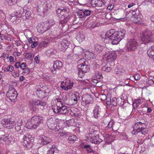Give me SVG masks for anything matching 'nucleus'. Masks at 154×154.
<instances>
[{
  "label": "nucleus",
  "mask_w": 154,
  "mask_h": 154,
  "mask_svg": "<svg viewBox=\"0 0 154 154\" xmlns=\"http://www.w3.org/2000/svg\"><path fill=\"white\" fill-rule=\"evenodd\" d=\"M69 11L68 8H64L63 9L58 8L56 11L57 14L58 15L60 14L59 15L60 21L58 26L64 32L68 30V26L66 23L67 20L70 18Z\"/></svg>",
  "instance_id": "f257e3e1"
},
{
  "label": "nucleus",
  "mask_w": 154,
  "mask_h": 154,
  "mask_svg": "<svg viewBox=\"0 0 154 154\" xmlns=\"http://www.w3.org/2000/svg\"><path fill=\"white\" fill-rule=\"evenodd\" d=\"M125 32L124 29L116 32L114 29H111L107 32L103 38L111 41L113 45H117L124 38Z\"/></svg>",
  "instance_id": "f03ea898"
},
{
  "label": "nucleus",
  "mask_w": 154,
  "mask_h": 154,
  "mask_svg": "<svg viewBox=\"0 0 154 154\" xmlns=\"http://www.w3.org/2000/svg\"><path fill=\"white\" fill-rule=\"evenodd\" d=\"M98 129L97 126L94 125L89 128V136L87 137L88 141L95 144L99 143L102 142V140L99 138L98 134L96 133Z\"/></svg>",
  "instance_id": "7ed1b4c3"
},
{
  "label": "nucleus",
  "mask_w": 154,
  "mask_h": 154,
  "mask_svg": "<svg viewBox=\"0 0 154 154\" xmlns=\"http://www.w3.org/2000/svg\"><path fill=\"white\" fill-rule=\"evenodd\" d=\"M43 118L40 116H35L29 119L25 125L26 127L28 129H35L42 123Z\"/></svg>",
  "instance_id": "20e7f679"
},
{
  "label": "nucleus",
  "mask_w": 154,
  "mask_h": 154,
  "mask_svg": "<svg viewBox=\"0 0 154 154\" xmlns=\"http://www.w3.org/2000/svg\"><path fill=\"white\" fill-rule=\"evenodd\" d=\"M148 132V130L146 128V124L141 122H138L134 124L133 130L131 133L134 135H135L139 132H141L142 134L145 135Z\"/></svg>",
  "instance_id": "39448f33"
},
{
  "label": "nucleus",
  "mask_w": 154,
  "mask_h": 154,
  "mask_svg": "<svg viewBox=\"0 0 154 154\" xmlns=\"http://www.w3.org/2000/svg\"><path fill=\"white\" fill-rule=\"evenodd\" d=\"M45 105V103L44 102L36 100H32L30 101L29 104L30 109L33 112L37 111L36 106H40V109H43Z\"/></svg>",
  "instance_id": "423d86ee"
},
{
  "label": "nucleus",
  "mask_w": 154,
  "mask_h": 154,
  "mask_svg": "<svg viewBox=\"0 0 154 154\" xmlns=\"http://www.w3.org/2000/svg\"><path fill=\"white\" fill-rule=\"evenodd\" d=\"M34 140V137L31 135L27 134L23 136L21 143L24 147L29 149L32 147Z\"/></svg>",
  "instance_id": "0eeeda50"
},
{
  "label": "nucleus",
  "mask_w": 154,
  "mask_h": 154,
  "mask_svg": "<svg viewBox=\"0 0 154 154\" xmlns=\"http://www.w3.org/2000/svg\"><path fill=\"white\" fill-rule=\"evenodd\" d=\"M103 55V60L112 63L116 58V54L114 51H107Z\"/></svg>",
  "instance_id": "6e6552de"
},
{
  "label": "nucleus",
  "mask_w": 154,
  "mask_h": 154,
  "mask_svg": "<svg viewBox=\"0 0 154 154\" xmlns=\"http://www.w3.org/2000/svg\"><path fill=\"white\" fill-rule=\"evenodd\" d=\"M52 109L54 113L58 114H65L69 112L66 107L62 105L60 106L57 104L54 105L52 106Z\"/></svg>",
  "instance_id": "1a4fd4ad"
},
{
  "label": "nucleus",
  "mask_w": 154,
  "mask_h": 154,
  "mask_svg": "<svg viewBox=\"0 0 154 154\" xmlns=\"http://www.w3.org/2000/svg\"><path fill=\"white\" fill-rule=\"evenodd\" d=\"M17 95V93L14 88L12 85L10 86L8 91L6 94L7 97L11 101H14L16 99Z\"/></svg>",
  "instance_id": "9d476101"
},
{
  "label": "nucleus",
  "mask_w": 154,
  "mask_h": 154,
  "mask_svg": "<svg viewBox=\"0 0 154 154\" xmlns=\"http://www.w3.org/2000/svg\"><path fill=\"white\" fill-rule=\"evenodd\" d=\"M154 38V32L147 31L144 32L141 36V39L145 43L150 42L151 39Z\"/></svg>",
  "instance_id": "9b49d317"
},
{
  "label": "nucleus",
  "mask_w": 154,
  "mask_h": 154,
  "mask_svg": "<svg viewBox=\"0 0 154 154\" xmlns=\"http://www.w3.org/2000/svg\"><path fill=\"white\" fill-rule=\"evenodd\" d=\"M82 104L84 106H88L89 104L93 103L94 101L91 96L86 94L82 95Z\"/></svg>",
  "instance_id": "f8f14e48"
},
{
  "label": "nucleus",
  "mask_w": 154,
  "mask_h": 154,
  "mask_svg": "<svg viewBox=\"0 0 154 154\" xmlns=\"http://www.w3.org/2000/svg\"><path fill=\"white\" fill-rule=\"evenodd\" d=\"M1 124L3 127L8 129H11L13 128L15 122L13 119H5L2 120Z\"/></svg>",
  "instance_id": "ddd939ff"
},
{
  "label": "nucleus",
  "mask_w": 154,
  "mask_h": 154,
  "mask_svg": "<svg viewBox=\"0 0 154 154\" xmlns=\"http://www.w3.org/2000/svg\"><path fill=\"white\" fill-rule=\"evenodd\" d=\"M74 82L72 80L67 79L62 82L61 83V87L64 91H67L72 88Z\"/></svg>",
  "instance_id": "4468645a"
},
{
  "label": "nucleus",
  "mask_w": 154,
  "mask_h": 154,
  "mask_svg": "<svg viewBox=\"0 0 154 154\" xmlns=\"http://www.w3.org/2000/svg\"><path fill=\"white\" fill-rule=\"evenodd\" d=\"M132 14L134 17L133 20L134 22L136 23H139L141 21L142 17L139 10L136 9L133 11Z\"/></svg>",
  "instance_id": "2eb2a0df"
},
{
  "label": "nucleus",
  "mask_w": 154,
  "mask_h": 154,
  "mask_svg": "<svg viewBox=\"0 0 154 154\" xmlns=\"http://www.w3.org/2000/svg\"><path fill=\"white\" fill-rule=\"evenodd\" d=\"M138 45V43L135 39H131L128 42L126 47L128 51L134 50Z\"/></svg>",
  "instance_id": "dca6fc26"
},
{
  "label": "nucleus",
  "mask_w": 154,
  "mask_h": 154,
  "mask_svg": "<svg viewBox=\"0 0 154 154\" xmlns=\"http://www.w3.org/2000/svg\"><path fill=\"white\" fill-rule=\"evenodd\" d=\"M48 23H42L39 24L37 26L38 32L40 33H43L49 28V27L48 26Z\"/></svg>",
  "instance_id": "f3484780"
},
{
  "label": "nucleus",
  "mask_w": 154,
  "mask_h": 154,
  "mask_svg": "<svg viewBox=\"0 0 154 154\" xmlns=\"http://www.w3.org/2000/svg\"><path fill=\"white\" fill-rule=\"evenodd\" d=\"M69 45V42L66 39H63L59 46V48L60 51H64L67 48Z\"/></svg>",
  "instance_id": "a211bd4d"
},
{
  "label": "nucleus",
  "mask_w": 154,
  "mask_h": 154,
  "mask_svg": "<svg viewBox=\"0 0 154 154\" xmlns=\"http://www.w3.org/2000/svg\"><path fill=\"white\" fill-rule=\"evenodd\" d=\"M117 99L116 98H113L112 99L111 98V96L110 95H107L106 97V102L108 105H110L111 104L116 106L117 105Z\"/></svg>",
  "instance_id": "6ab92c4d"
},
{
  "label": "nucleus",
  "mask_w": 154,
  "mask_h": 154,
  "mask_svg": "<svg viewBox=\"0 0 154 154\" xmlns=\"http://www.w3.org/2000/svg\"><path fill=\"white\" fill-rule=\"evenodd\" d=\"M51 141V139L49 137L42 135L40 137L39 142L41 145H43L49 143Z\"/></svg>",
  "instance_id": "aec40b11"
},
{
  "label": "nucleus",
  "mask_w": 154,
  "mask_h": 154,
  "mask_svg": "<svg viewBox=\"0 0 154 154\" xmlns=\"http://www.w3.org/2000/svg\"><path fill=\"white\" fill-rule=\"evenodd\" d=\"M106 0H91V3L92 5L97 6H103L106 2Z\"/></svg>",
  "instance_id": "412c9836"
},
{
  "label": "nucleus",
  "mask_w": 154,
  "mask_h": 154,
  "mask_svg": "<svg viewBox=\"0 0 154 154\" xmlns=\"http://www.w3.org/2000/svg\"><path fill=\"white\" fill-rule=\"evenodd\" d=\"M145 102V100L143 98H139L134 100L132 104L133 108L134 109H136L140 105Z\"/></svg>",
  "instance_id": "4be33fe9"
},
{
  "label": "nucleus",
  "mask_w": 154,
  "mask_h": 154,
  "mask_svg": "<svg viewBox=\"0 0 154 154\" xmlns=\"http://www.w3.org/2000/svg\"><path fill=\"white\" fill-rule=\"evenodd\" d=\"M101 112V109L99 106L96 105L93 110V116L95 118H97L100 116V113Z\"/></svg>",
  "instance_id": "5701e85b"
},
{
  "label": "nucleus",
  "mask_w": 154,
  "mask_h": 154,
  "mask_svg": "<svg viewBox=\"0 0 154 154\" xmlns=\"http://www.w3.org/2000/svg\"><path fill=\"white\" fill-rule=\"evenodd\" d=\"M9 139V136L8 134L1 135L0 136V143L3 144H5L6 142L10 140Z\"/></svg>",
  "instance_id": "b1692460"
},
{
  "label": "nucleus",
  "mask_w": 154,
  "mask_h": 154,
  "mask_svg": "<svg viewBox=\"0 0 154 154\" xmlns=\"http://www.w3.org/2000/svg\"><path fill=\"white\" fill-rule=\"evenodd\" d=\"M73 51L75 55L79 56L82 55V53L83 54L82 52L83 51V50L80 47L76 46L73 48Z\"/></svg>",
  "instance_id": "393cba45"
},
{
  "label": "nucleus",
  "mask_w": 154,
  "mask_h": 154,
  "mask_svg": "<svg viewBox=\"0 0 154 154\" xmlns=\"http://www.w3.org/2000/svg\"><path fill=\"white\" fill-rule=\"evenodd\" d=\"M79 69H81L84 72L86 73L88 72L89 70V67L86 64H79L78 65Z\"/></svg>",
  "instance_id": "a878e982"
},
{
  "label": "nucleus",
  "mask_w": 154,
  "mask_h": 154,
  "mask_svg": "<svg viewBox=\"0 0 154 154\" xmlns=\"http://www.w3.org/2000/svg\"><path fill=\"white\" fill-rule=\"evenodd\" d=\"M147 54L149 57L152 58L154 61V46H152L148 49Z\"/></svg>",
  "instance_id": "bb28decb"
},
{
  "label": "nucleus",
  "mask_w": 154,
  "mask_h": 154,
  "mask_svg": "<svg viewBox=\"0 0 154 154\" xmlns=\"http://www.w3.org/2000/svg\"><path fill=\"white\" fill-rule=\"evenodd\" d=\"M76 39L79 42H81L85 40V35L83 33H80L77 34Z\"/></svg>",
  "instance_id": "cd10ccee"
},
{
  "label": "nucleus",
  "mask_w": 154,
  "mask_h": 154,
  "mask_svg": "<svg viewBox=\"0 0 154 154\" xmlns=\"http://www.w3.org/2000/svg\"><path fill=\"white\" fill-rule=\"evenodd\" d=\"M31 15V12L29 11L25 10L22 12L21 16L24 17L26 19H28L30 18Z\"/></svg>",
  "instance_id": "c85d7f7f"
},
{
  "label": "nucleus",
  "mask_w": 154,
  "mask_h": 154,
  "mask_svg": "<svg viewBox=\"0 0 154 154\" xmlns=\"http://www.w3.org/2000/svg\"><path fill=\"white\" fill-rule=\"evenodd\" d=\"M124 70L122 68H116L114 70V72L118 76H120L124 73Z\"/></svg>",
  "instance_id": "c756f323"
},
{
  "label": "nucleus",
  "mask_w": 154,
  "mask_h": 154,
  "mask_svg": "<svg viewBox=\"0 0 154 154\" xmlns=\"http://www.w3.org/2000/svg\"><path fill=\"white\" fill-rule=\"evenodd\" d=\"M68 139L69 143H73L78 140V138L75 135H72L69 136Z\"/></svg>",
  "instance_id": "7c9ffc66"
},
{
  "label": "nucleus",
  "mask_w": 154,
  "mask_h": 154,
  "mask_svg": "<svg viewBox=\"0 0 154 154\" xmlns=\"http://www.w3.org/2000/svg\"><path fill=\"white\" fill-rule=\"evenodd\" d=\"M51 7V4L49 3L48 5H46L44 8L43 12L44 15L46 14L48 12V10Z\"/></svg>",
  "instance_id": "2f4dec72"
},
{
  "label": "nucleus",
  "mask_w": 154,
  "mask_h": 154,
  "mask_svg": "<svg viewBox=\"0 0 154 154\" xmlns=\"http://www.w3.org/2000/svg\"><path fill=\"white\" fill-rule=\"evenodd\" d=\"M53 64L57 68V69H59L61 68L62 66V63L59 60H56L54 62Z\"/></svg>",
  "instance_id": "473e14b6"
},
{
  "label": "nucleus",
  "mask_w": 154,
  "mask_h": 154,
  "mask_svg": "<svg viewBox=\"0 0 154 154\" xmlns=\"http://www.w3.org/2000/svg\"><path fill=\"white\" fill-rule=\"evenodd\" d=\"M47 123L48 127L49 128L52 129V128L53 127L54 125V122L53 121V119L51 118L48 120L47 121Z\"/></svg>",
  "instance_id": "72a5a7b5"
},
{
  "label": "nucleus",
  "mask_w": 154,
  "mask_h": 154,
  "mask_svg": "<svg viewBox=\"0 0 154 154\" xmlns=\"http://www.w3.org/2000/svg\"><path fill=\"white\" fill-rule=\"evenodd\" d=\"M109 120V121L108 122H107V123H108H108L107 126L108 127V128H112L113 125V121H112V120L110 119V118L109 117H106L105 120Z\"/></svg>",
  "instance_id": "f704fd0d"
},
{
  "label": "nucleus",
  "mask_w": 154,
  "mask_h": 154,
  "mask_svg": "<svg viewBox=\"0 0 154 154\" xmlns=\"http://www.w3.org/2000/svg\"><path fill=\"white\" fill-rule=\"evenodd\" d=\"M85 55L86 57L87 56L88 57H89L91 59H94L95 57L93 53L89 51H86L85 53Z\"/></svg>",
  "instance_id": "c9c22d12"
},
{
  "label": "nucleus",
  "mask_w": 154,
  "mask_h": 154,
  "mask_svg": "<svg viewBox=\"0 0 154 154\" xmlns=\"http://www.w3.org/2000/svg\"><path fill=\"white\" fill-rule=\"evenodd\" d=\"M34 56V55L31 53H27L25 55V57L26 59L30 60L32 59Z\"/></svg>",
  "instance_id": "e433bc0d"
},
{
  "label": "nucleus",
  "mask_w": 154,
  "mask_h": 154,
  "mask_svg": "<svg viewBox=\"0 0 154 154\" xmlns=\"http://www.w3.org/2000/svg\"><path fill=\"white\" fill-rule=\"evenodd\" d=\"M111 69L112 67H111L107 66H104L102 68V69L103 71L106 72H109Z\"/></svg>",
  "instance_id": "4c0bfd02"
},
{
  "label": "nucleus",
  "mask_w": 154,
  "mask_h": 154,
  "mask_svg": "<svg viewBox=\"0 0 154 154\" xmlns=\"http://www.w3.org/2000/svg\"><path fill=\"white\" fill-rule=\"evenodd\" d=\"M78 16L79 18H82L85 17L83 10H80L77 13Z\"/></svg>",
  "instance_id": "58836bf2"
},
{
  "label": "nucleus",
  "mask_w": 154,
  "mask_h": 154,
  "mask_svg": "<svg viewBox=\"0 0 154 154\" xmlns=\"http://www.w3.org/2000/svg\"><path fill=\"white\" fill-rule=\"evenodd\" d=\"M95 48L97 51H100L102 50L103 47L100 45L97 44L95 45Z\"/></svg>",
  "instance_id": "ea45409f"
},
{
  "label": "nucleus",
  "mask_w": 154,
  "mask_h": 154,
  "mask_svg": "<svg viewBox=\"0 0 154 154\" xmlns=\"http://www.w3.org/2000/svg\"><path fill=\"white\" fill-rule=\"evenodd\" d=\"M8 4L9 5L11 6L15 3L17 1L19 2V0H7Z\"/></svg>",
  "instance_id": "a19ab883"
},
{
  "label": "nucleus",
  "mask_w": 154,
  "mask_h": 154,
  "mask_svg": "<svg viewBox=\"0 0 154 154\" xmlns=\"http://www.w3.org/2000/svg\"><path fill=\"white\" fill-rule=\"evenodd\" d=\"M57 69L54 64L50 68V70L51 72L53 74H55L56 73Z\"/></svg>",
  "instance_id": "79ce46f5"
},
{
  "label": "nucleus",
  "mask_w": 154,
  "mask_h": 154,
  "mask_svg": "<svg viewBox=\"0 0 154 154\" xmlns=\"http://www.w3.org/2000/svg\"><path fill=\"white\" fill-rule=\"evenodd\" d=\"M68 96L72 100L75 98L78 95H76L75 94H74L72 93H70L69 94Z\"/></svg>",
  "instance_id": "37998d69"
},
{
  "label": "nucleus",
  "mask_w": 154,
  "mask_h": 154,
  "mask_svg": "<svg viewBox=\"0 0 154 154\" xmlns=\"http://www.w3.org/2000/svg\"><path fill=\"white\" fill-rule=\"evenodd\" d=\"M83 11L85 17L88 16L90 15L91 12V10L88 9L83 10Z\"/></svg>",
  "instance_id": "c03bdc74"
},
{
  "label": "nucleus",
  "mask_w": 154,
  "mask_h": 154,
  "mask_svg": "<svg viewBox=\"0 0 154 154\" xmlns=\"http://www.w3.org/2000/svg\"><path fill=\"white\" fill-rule=\"evenodd\" d=\"M84 149L86 150L88 152H92L93 151L91 147L89 145H87Z\"/></svg>",
  "instance_id": "a18cd8bd"
},
{
  "label": "nucleus",
  "mask_w": 154,
  "mask_h": 154,
  "mask_svg": "<svg viewBox=\"0 0 154 154\" xmlns=\"http://www.w3.org/2000/svg\"><path fill=\"white\" fill-rule=\"evenodd\" d=\"M22 70V71H21L23 74L24 75L27 74L30 72L29 69L27 68H25L24 69Z\"/></svg>",
  "instance_id": "49530a36"
},
{
  "label": "nucleus",
  "mask_w": 154,
  "mask_h": 154,
  "mask_svg": "<svg viewBox=\"0 0 154 154\" xmlns=\"http://www.w3.org/2000/svg\"><path fill=\"white\" fill-rule=\"evenodd\" d=\"M38 96L39 97H42V94H45V93H46L47 92H45V91H44L43 92L41 91H37L36 92Z\"/></svg>",
  "instance_id": "de8ad7c7"
},
{
  "label": "nucleus",
  "mask_w": 154,
  "mask_h": 154,
  "mask_svg": "<svg viewBox=\"0 0 154 154\" xmlns=\"http://www.w3.org/2000/svg\"><path fill=\"white\" fill-rule=\"evenodd\" d=\"M48 42L45 41L42 42L40 44L41 47H45L47 46Z\"/></svg>",
  "instance_id": "09e8293b"
},
{
  "label": "nucleus",
  "mask_w": 154,
  "mask_h": 154,
  "mask_svg": "<svg viewBox=\"0 0 154 154\" xmlns=\"http://www.w3.org/2000/svg\"><path fill=\"white\" fill-rule=\"evenodd\" d=\"M55 150H56V149H55L52 147L48 151L47 154H54Z\"/></svg>",
  "instance_id": "8fccbe9b"
},
{
  "label": "nucleus",
  "mask_w": 154,
  "mask_h": 154,
  "mask_svg": "<svg viewBox=\"0 0 154 154\" xmlns=\"http://www.w3.org/2000/svg\"><path fill=\"white\" fill-rule=\"evenodd\" d=\"M85 73H86V72H83L81 70V69H79L78 76L80 78H82L84 75Z\"/></svg>",
  "instance_id": "3c124183"
},
{
  "label": "nucleus",
  "mask_w": 154,
  "mask_h": 154,
  "mask_svg": "<svg viewBox=\"0 0 154 154\" xmlns=\"http://www.w3.org/2000/svg\"><path fill=\"white\" fill-rule=\"evenodd\" d=\"M78 63H79V64H86L85 60L84 58H82V59H80L78 60Z\"/></svg>",
  "instance_id": "603ef678"
},
{
  "label": "nucleus",
  "mask_w": 154,
  "mask_h": 154,
  "mask_svg": "<svg viewBox=\"0 0 154 154\" xmlns=\"http://www.w3.org/2000/svg\"><path fill=\"white\" fill-rule=\"evenodd\" d=\"M6 69L8 72H11L14 70V67L11 65L9 66L6 68Z\"/></svg>",
  "instance_id": "864d4df0"
},
{
  "label": "nucleus",
  "mask_w": 154,
  "mask_h": 154,
  "mask_svg": "<svg viewBox=\"0 0 154 154\" xmlns=\"http://www.w3.org/2000/svg\"><path fill=\"white\" fill-rule=\"evenodd\" d=\"M34 60L37 64L39 63L40 57L39 55L36 56L34 58Z\"/></svg>",
  "instance_id": "5fc2aeb1"
},
{
  "label": "nucleus",
  "mask_w": 154,
  "mask_h": 154,
  "mask_svg": "<svg viewBox=\"0 0 154 154\" xmlns=\"http://www.w3.org/2000/svg\"><path fill=\"white\" fill-rule=\"evenodd\" d=\"M133 77L136 80H139L140 79V75L139 74L137 73L133 76Z\"/></svg>",
  "instance_id": "6e6d98bb"
},
{
  "label": "nucleus",
  "mask_w": 154,
  "mask_h": 154,
  "mask_svg": "<svg viewBox=\"0 0 154 154\" xmlns=\"http://www.w3.org/2000/svg\"><path fill=\"white\" fill-rule=\"evenodd\" d=\"M26 37L27 38V39L28 40L29 42L30 43L32 44L33 43V42H34L35 41V39L33 38L27 37V36H26Z\"/></svg>",
  "instance_id": "4d7b16f0"
},
{
  "label": "nucleus",
  "mask_w": 154,
  "mask_h": 154,
  "mask_svg": "<svg viewBox=\"0 0 154 154\" xmlns=\"http://www.w3.org/2000/svg\"><path fill=\"white\" fill-rule=\"evenodd\" d=\"M26 64L25 63H23L20 65V68L22 69H24L25 68H26Z\"/></svg>",
  "instance_id": "13d9d810"
},
{
  "label": "nucleus",
  "mask_w": 154,
  "mask_h": 154,
  "mask_svg": "<svg viewBox=\"0 0 154 154\" xmlns=\"http://www.w3.org/2000/svg\"><path fill=\"white\" fill-rule=\"evenodd\" d=\"M52 50L51 49L47 50L46 51V54L47 55L50 56L52 53Z\"/></svg>",
  "instance_id": "bf43d9fd"
},
{
  "label": "nucleus",
  "mask_w": 154,
  "mask_h": 154,
  "mask_svg": "<svg viewBox=\"0 0 154 154\" xmlns=\"http://www.w3.org/2000/svg\"><path fill=\"white\" fill-rule=\"evenodd\" d=\"M7 58L10 62H12L14 61V58L12 56L7 57Z\"/></svg>",
  "instance_id": "052dcab7"
},
{
  "label": "nucleus",
  "mask_w": 154,
  "mask_h": 154,
  "mask_svg": "<svg viewBox=\"0 0 154 154\" xmlns=\"http://www.w3.org/2000/svg\"><path fill=\"white\" fill-rule=\"evenodd\" d=\"M47 23L49 24V25H48V26L50 28L51 26L54 24L55 23V22L54 20H51L49 21V23Z\"/></svg>",
  "instance_id": "680f3d73"
},
{
  "label": "nucleus",
  "mask_w": 154,
  "mask_h": 154,
  "mask_svg": "<svg viewBox=\"0 0 154 154\" xmlns=\"http://www.w3.org/2000/svg\"><path fill=\"white\" fill-rule=\"evenodd\" d=\"M51 77V76H49L48 75H46L45 77H43V79H45L48 82H50V79Z\"/></svg>",
  "instance_id": "e2e57ef3"
},
{
  "label": "nucleus",
  "mask_w": 154,
  "mask_h": 154,
  "mask_svg": "<svg viewBox=\"0 0 154 154\" xmlns=\"http://www.w3.org/2000/svg\"><path fill=\"white\" fill-rule=\"evenodd\" d=\"M87 145L84 142H82L80 145V147L84 149Z\"/></svg>",
  "instance_id": "0e129e2a"
},
{
  "label": "nucleus",
  "mask_w": 154,
  "mask_h": 154,
  "mask_svg": "<svg viewBox=\"0 0 154 154\" xmlns=\"http://www.w3.org/2000/svg\"><path fill=\"white\" fill-rule=\"evenodd\" d=\"M13 75L14 77H18L19 76V72H14L13 74Z\"/></svg>",
  "instance_id": "69168bd1"
},
{
  "label": "nucleus",
  "mask_w": 154,
  "mask_h": 154,
  "mask_svg": "<svg viewBox=\"0 0 154 154\" xmlns=\"http://www.w3.org/2000/svg\"><path fill=\"white\" fill-rule=\"evenodd\" d=\"M37 45V42H33V43L31 44V47L32 48H35Z\"/></svg>",
  "instance_id": "338daca9"
},
{
  "label": "nucleus",
  "mask_w": 154,
  "mask_h": 154,
  "mask_svg": "<svg viewBox=\"0 0 154 154\" xmlns=\"http://www.w3.org/2000/svg\"><path fill=\"white\" fill-rule=\"evenodd\" d=\"M0 154H6V152L5 150L2 148H0Z\"/></svg>",
  "instance_id": "774afa93"
}]
</instances>
